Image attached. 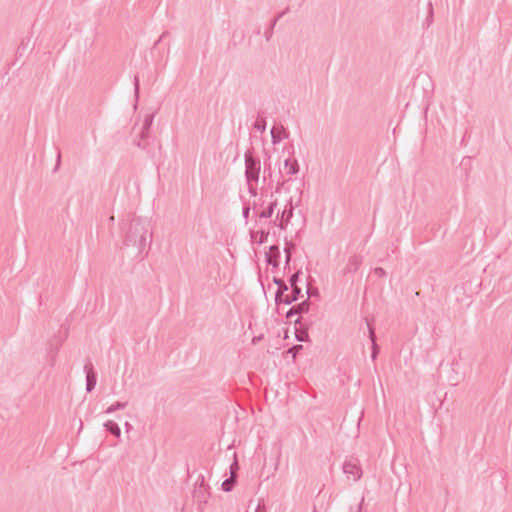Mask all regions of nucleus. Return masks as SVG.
<instances>
[{
    "label": "nucleus",
    "mask_w": 512,
    "mask_h": 512,
    "mask_svg": "<svg viewBox=\"0 0 512 512\" xmlns=\"http://www.w3.org/2000/svg\"><path fill=\"white\" fill-rule=\"evenodd\" d=\"M294 315H299L297 309L295 306L291 307L288 312L286 313V318L290 319Z\"/></svg>",
    "instance_id": "393cba45"
},
{
    "label": "nucleus",
    "mask_w": 512,
    "mask_h": 512,
    "mask_svg": "<svg viewBox=\"0 0 512 512\" xmlns=\"http://www.w3.org/2000/svg\"><path fill=\"white\" fill-rule=\"evenodd\" d=\"M250 237H251V242L253 243L254 242V231L253 230H250Z\"/></svg>",
    "instance_id": "72a5a7b5"
},
{
    "label": "nucleus",
    "mask_w": 512,
    "mask_h": 512,
    "mask_svg": "<svg viewBox=\"0 0 512 512\" xmlns=\"http://www.w3.org/2000/svg\"><path fill=\"white\" fill-rule=\"evenodd\" d=\"M363 502H364V498H362V499H361V502H360V504H359V506H358V511H357V512H362L361 510H362V504H363Z\"/></svg>",
    "instance_id": "473e14b6"
},
{
    "label": "nucleus",
    "mask_w": 512,
    "mask_h": 512,
    "mask_svg": "<svg viewBox=\"0 0 512 512\" xmlns=\"http://www.w3.org/2000/svg\"><path fill=\"white\" fill-rule=\"evenodd\" d=\"M260 233V238L258 239V244H261L263 242L264 237L268 236V232L265 233L263 230L258 231V234Z\"/></svg>",
    "instance_id": "cd10ccee"
},
{
    "label": "nucleus",
    "mask_w": 512,
    "mask_h": 512,
    "mask_svg": "<svg viewBox=\"0 0 512 512\" xmlns=\"http://www.w3.org/2000/svg\"><path fill=\"white\" fill-rule=\"evenodd\" d=\"M363 262V258L361 255L354 254L349 257L348 262L345 267L346 273H354L358 270Z\"/></svg>",
    "instance_id": "0eeeda50"
},
{
    "label": "nucleus",
    "mask_w": 512,
    "mask_h": 512,
    "mask_svg": "<svg viewBox=\"0 0 512 512\" xmlns=\"http://www.w3.org/2000/svg\"><path fill=\"white\" fill-rule=\"evenodd\" d=\"M122 229L125 233L124 245L135 248V255L142 256L151 244V235H148L146 221L133 217L123 224Z\"/></svg>",
    "instance_id": "f257e3e1"
},
{
    "label": "nucleus",
    "mask_w": 512,
    "mask_h": 512,
    "mask_svg": "<svg viewBox=\"0 0 512 512\" xmlns=\"http://www.w3.org/2000/svg\"><path fill=\"white\" fill-rule=\"evenodd\" d=\"M134 87H135V93L138 94L139 91V79L137 76L134 78Z\"/></svg>",
    "instance_id": "7c9ffc66"
},
{
    "label": "nucleus",
    "mask_w": 512,
    "mask_h": 512,
    "mask_svg": "<svg viewBox=\"0 0 512 512\" xmlns=\"http://www.w3.org/2000/svg\"><path fill=\"white\" fill-rule=\"evenodd\" d=\"M284 14H285V11H283V12L279 13V14L275 17V19L271 22V24H270L269 28H268L267 30H265V32H264V36H265V38H266V40H267V41H269V40L271 39L272 35H273V28H274V26H275L276 22H277V21H278V20H279V19H280Z\"/></svg>",
    "instance_id": "f3484780"
},
{
    "label": "nucleus",
    "mask_w": 512,
    "mask_h": 512,
    "mask_svg": "<svg viewBox=\"0 0 512 512\" xmlns=\"http://www.w3.org/2000/svg\"><path fill=\"white\" fill-rule=\"evenodd\" d=\"M374 274L379 276V277H383V276L386 275V272H385V270L383 268L377 267V268L374 269Z\"/></svg>",
    "instance_id": "bb28decb"
},
{
    "label": "nucleus",
    "mask_w": 512,
    "mask_h": 512,
    "mask_svg": "<svg viewBox=\"0 0 512 512\" xmlns=\"http://www.w3.org/2000/svg\"><path fill=\"white\" fill-rule=\"evenodd\" d=\"M429 8H430V9H429V14H430V17H432V15H433V10H432V5H431V3H429Z\"/></svg>",
    "instance_id": "f704fd0d"
},
{
    "label": "nucleus",
    "mask_w": 512,
    "mask_h": 512,
    "mask_svg": "<svg viewBox=\"0 0 512 512\" xmlns=\"http://www.w3.org/2000/svg\"><path fill=\"white\" fill-rule=\"evenodd\" d=\"M245 176L247 180L248 190L252 196L256 195V189L253 186V181H256V161L251 151L245 153Z\"/></svg>",
    "instance_id": "f03ea898"
},
{
    "label": "nucleus",
    "mask_w": 512,
    "mask_h": 512,
    "mask_svg": "<svg viewBox=\"0 0 512 512\" xmlns=\"http://www.w3.org/2000/svg\"><path fill=\"white\" fill-rule=\"evenodd\" d=\"M252 128H256V122L252 124Z\"/></svg>",
    "instance_id": "a19ab883"
},
{
    "label": "nucleus",
    "mask_w": 512,
    "mask_h": 512,
    "mask_svg": "<svg viewBox=\"0 0 512 512\" xmlns=\"http://www.w3.org/2000/svg\"><path fill=\"white\" fill-rule=\"evenodd\" d=\"M285 254H286L285 255L286 256V264H288L290 261V258H291V251L288 247L285 248Z\"/></svg>",
    "instance_id": "c85d7f7f"
},
{
    "label": "nucleus",
    "mask_w": 512,
    "mask_h": 512,
    "mask_svg": "<svg viewBox=\"0 0 512 512\" xmlns=\"http://www.w3.org/2000/svg\"><path fill=\"white\" fill-rule=\"evenodd\" d=\"M299 275H300V271L295 272L294 274H292V275L290 276V279H289L290 287H292V286H297V282H298V279H299Z\"/></svg>",
    "instance_id": "5701e85b"
},
{
    "label": "nucleus",
    "mask_w": 512,
    "mask_h": 512,
    "mask_svg": "<svg viewBox=\"0 0 512 512\" xmlns=\"http://www.w3.org/2000/svg\"><path fill=\"white\" fill-rule=\"evenodd\" d=\"M252 209L256 210V203L255 202H253V204H252Z\"/></svg>",
    "instance_id": "4c0bfd02"
},
{
    "label": "nucleus",
    "mask_w": 512,
    "mask_h": 512,
    "mask_svg": "<svg viewBox=\"0 0 512 512\" xmlns=\"http://www.w3.org/2000/svg\"><path fill=\"white\" fill-rule=\"evenodd\" d=\"M235 482H236V477L235 476H230L229 478L225 479L223 481L222 485H221L222 490L225 491V492L232 491Z\"/></svg>",
    "instance_id": "6ab92c4d"
},
{
    "label": "nucleus",
    "mask_w": 512,
    "mask_h": 512,
    "mask_svg": "<svg viewBox=\"0 0 512 512\" xmlns=\"http://www.w3.org/2000/svg\"><path fill=\"white\" fill-rule=\"evenodd\" d=\"M261 338H262V336L257 337L258 342L261 340Z\"/></svg>",
    "instance_id": "37998d69"
},
{
    "label": "nucleus",
    "mask_w": 512,
    "mask_h": 512,
    "mask_svg": "<svg viewBox=\"0 0 512 512\" xmlns=\"http://www.w3.org/2000/svg\"><path fill=\"white\" fill-rule=\"evenodd\" d=\"M301 295V288L298 286L291 287V293L282 297V303L285 305H290L294 301L298 300Z\"/></svg>",
    "instance_id": "9d476101"
},
{
    "label": "nucleus",
    "mask_w": 512,
    "mask_h": 512,
    "mask_svg": "<svg viewBox=\"0 0 512 512\" xmlns=\"http://www.w3.org/2000/svg\"><path fill=\"white\" fill-rule=\"evenodd\" d=\"M252 343H255L256 342V336L252 337Z\"/></svg>",
    "instance_id": "58836bf2"
},
{
    "label": "nucleus",
    "mask_w": 512,
    "mask_h": 512,
    "mask_svg": "<svg viewBox=\"0 0 512 512\" xmlns=\"http://www.w3.org/2000/svg\"><path fill=\"white\" fill-rule=\"evenodd\" d=\"M152 122H153V115H150L145 119L143 128H142V132H141L142 138L145 137V133L149 130L150 126L152 125Z\"/></svg>",
    "instance_id": "412c9836"
},
{
    "label": "nucleus",
    "mask_w": 512,
    "mask_h": 512,
    "mask_svg": "<svg viewBox=\"0 0 512 512\" xmlns=\"http://www.w3.org/2000/svg\"><path fill=\"white\" fill-rule=\"evenodd\" d=\"M104 427L115 437L119 438L121 436V429L116 422L109 420L104 423Z\"/></svg>",
    "instance_id": "2eb2a0df"
},
{
    "label": "nucleus",
    "mask_w": 512,
    "mask_h": 512,
    "mask_svg": "<svg viewBox=\"0 0 512 512\" xmlns=\"http://www.w3.org/2000/svg\"><path fill=\"white\" fill-rule=\"evenodd\" d=\"M367 327H368V332H369V338L372 342L371 359L376 360L377 355H378V346H377L376 340H375L374 329L371 327L370 324H367Z\"/></svg>",
    "instance_id": "4468645a"
},
{
    "label": "nucleus",
    "mask_w": 512,
    "mask_h": 512,
    "mask_svg": "<svg viewBox=\"0 0 512 512\" xmlns=\"http://www.w3.org/2000/svg\"><path fill=\"white\" fill-rule=\"evenodd\" d=\"M294 348H295V349H298V348H302V346H301V345H297V346H295Z\"/></svg>",
    "instance_id": "ea45409f"
},
{
    "label": "nucleus",
    "mask_w": 512,
    "mask_h": 512,
    "mask_svg": "<svg viewBox=\"0 0 512 512\" xmlns=\"http://www.w3.org/2000/svg\"><path fill=\"white\" fill-rule=\"evenodd\" d=\"M266 262L273 267L278 266V258L280 257V251L277 246H270L269 250L265 252Z\"/></svg>",
    "instance_id": "6e6552de"
},
{
    "label": "nucleus",
    "mask_w": 512,
    "mask_h": 512,
    "mask_svg": "<svg viewBox=\"0 0 512 512\" xmlns=\"http://www.w3.org/2000/svg\"><path fill=\"white\" fill-rule=\"evenodd\" d=\"M84 371L86 373V390L87 392H91L95 389L97 378L93 372V366L90 362L85 364Z\"/></svg>",
    "instance_id": "423d86ee"
},
{
    "label": "nucleus",
    "mask_w": 512,
    "mask_h": 512,
    "mask_svg": "<svg viewBox=\"0 0 512 512\" xmlns=\"http://www.w3.org/2000/svg\"><path fill=\"white\" fill-rule=\"evenodd\" d=\"M238 469H239V465H238V462H237V459H236V454H234V461L230 465V476H235L236 477V473H237Z\"/></svg>",
    "instance_id": "4be33fe9"
},
{
    "label": "nucleus",
    "mask_w": 512,
    "mask_h": 512,
    "mask_svg": "<svg viewBox=\"0 0 512 512\" xmlns=\"http://www.w3.org/2000/svg\"><path fill=\"white\" fill-rule=\"evenodd\" d=\"M257 509H258V512H261V503H260V501H258Z\"/></svg>",
    "instance_id": "e433bc0d"
},
{
    "label": "nucleus",
    "mask_w": 512,
    "mask_h": 512,
    "mask_svg": "<svg viewBox=\"0 0 512 512\" xmlns=\"http://www.w3.org/2000/svg\"><path fill=\"white\" fill-rule=\"evenodd\" d=\"M285 167L288 168L287 174L294 175L299 171V165L297 160L291 161L290 159L285 160Z\"/></svg>",
    "instance_id": "dca6fc26"
},
{
    "label": "nucleus",
    "mask_w": 512,
    "mask_h": 512,
    "mask_svg": "<svg viewBox=\"0 0 512 512\" xmlns=\"http://www.w3.org/2000/svg\"><path fill=\"white\" fill-rule=\"evenodd\" d=\"M266 204V207L261 211H258L259 219H268L272 216L274 208L276 206V200L273 199V193L270 194V199L268 201L262 200V206Z\"/></svg>",
    "instance_id": "39448f33"
},
{
    "label": "nucleus",
    "mask_w": 512,
    "mask_h": 512,
    "mask_svg": "<svg viewBox=\"0 0 512 512\" xmlns=\"http://www.w3.org/2000/svg\"><path fill=\"white\" fill-rule=\"evenodd\" d=\"M303 320H304V319H303L302 317H299V318H297V319L295 320V325H296V326H297V325H299V327H300L301 329H303L302 331H299V330H298V328H296V332H297V333H296V339H297L298 341H300V342H304V341H306V340H307V338H308V334H307V332H306V330H307V325H306V323H303Z\"/></svg>",
    "instance_id": "1a4fd4ad"
},
{
    "label": "nucleus",
    "mask_w": 512,
    "mask_h": 512,
    "mask_svg": "<svg viewBox=\"0 0 512 512\" xmlns=\"http://www.w3.org/2000/svg\"><path fill=\"white\" fill-rule=\"evenodd\" d=\"M293 216V206L292 203L289 204V208H285L281 214V217L279 219V223L277 224L280 229L285 228V226L288 224L289 220Z\"/></svg>",
    "instance_id": "9b49d317"
},
{
    "label": "nucleus",
    "mask_w": 512,
    "mask_h": 512,
    "mask_svg": "<svg viewBox=\"0 0 512 512\" xmlns=\"http://www.w3.org/2000/svg\"><path fill=\"white\" fill-rule=\"evenodd\" d=\"M308 293V297H310V293H309V290L307 291ZM299 315H302L304 313H307L309 311V307H310V301H309V298H307L306 300L302 301L301 303H299L298 305H295Z\"/></svg>",
    "instance_id": "a211bd4d"
},
{
    "label": "nucleus",
    "mask_w": 512,
    "mask_h": 512,
    "mask_svg": "<svg viewBox=\"0 0 512 512\" xmlns=\"http://www.w3.org/2000/svg\"><path fill=\"white\" fill-rule=\"evenodd\" d=\"M265 128H266V122H265V120H264V119H261V120H260V119L258 118V131H259V132H263V131H265Z\"/></svg>",
    "instance_id": "a878e982"
},
{
    "label": "nucleus",
    "mask_w": 512,
    "mask_h": 512,
    "mask_svg": "<svg viewBox=\"0 0 512 512\" xmlns=\"http://www.w3.org/2000/svg\"><path fill=\"white\" fill-rule=\"evenodd\" d=\"M343 473L347 477H352L353 481H358L362 477V469L357 460H346L342 466Z\"/></svg>",
    "instance_id": "20e7f679"
},
{
    "label": "nucleus",
    "mask_w": 512,
    "mask_h": 512,
    "mask_svg": "<svg viewBox=\"0 0 512 512\" xmlns=\"http://www.w3.org/2000/svg\"><path fill=\"white\" fill-rule=\"evenodd\" d=\"M210 487L205 483L203 475H199L195 482V488L193 491V498L196 503L200 506L206 505L210 497Z\"/></svg>",
    "instance_id": "7ed1b4c3"
},
{
    "label": "nucleus",
    "mask_w": 512,
    "mask_h": 512,
    "mask_svg": "<svg viewBox=\"0 0 512 512\" xmlns=\"http://www.w3.org/2000/svg\"><path fill=\"white\" fill-rule=\"evenodd\" d=\"M260 170H261V167H260V160L258 159V168H257L258 175L260 174Z\"/></svg>",
    "instance_id": "c9c22d12"
},
{
    "label": "nucleus",
    "mask_w": 512,
    "mask_h": 512,
    "mask_svg": "<svg viewBox=\"0 0 512 512\" xmlns=\"http://www.w3.org/2000/svg\"><path fill=\"white\" fill-rule=\"evenodd\" d=\"M109 221H114V217H113V216H111V217L109 218Z\"/></svg>",
    "instance_id": "79ce46f5"
},
{
    "label": "nucleus",
    "mask_w": 512,
    "mask_h": 512,
    "mask_svg": "<svg viewBox=\"0 0 512 512\" xmlns=\"http://www.w3.org/2000/svg\"><path fill=\"white\" fill-rule=\"evenodd\" d=\"M125 428L127 431H129L130 429H132V425L129 422H125Z\"/></svg>",
    "instance_id": "2f4dec72"
},
{
    "label": "nucleus",
    "mask_w": 512,
    "mask_h": 512,
    "mask_svg": "<svg viewBox=\"0 0 512 512\" xmlns=\"http://www.w3.org/2000/svg\"><path fill=\"white\" fill-rule=\"evenodd\" d=\"M286 137V132L282 126H273L271 129V138L273 144L281 142Z\"/></svg>",
    "instance_id": "ddd939ff"
},
{
    "label": "nucleus",
    "mask_w": 512,
    "mask_h": 512,
    "mask_svg": "<svg viewBox=\"0 0 512 512\" xmlns=\"http://www.w3.org/2000/svg\"><path fill=\"white\" fill-rule=\"evenodd\" d=\"M127 402H120V401H117L115 402L114 404H112L111 406H109L106 410H105V413L106 414H112L114 413L116 410H120V409H124L126 406H127Z\"/></svg>",
    "instance_id": "aec40b11"
},
{
    "label": "nucleus",
    "mask_w": 512,
    "mask_h": 512,
    "mask_svg": "<svg viewBox=\"0 0 512 512\" xmlns=\"http://www.w3.org/2000/svg\"><path fill=\"white\" fill-rule=\"evenodd\" d=\"M274 281L278 286L277 291L275 293V300L276 303L279 304L282 303V297H285L284 292L288 290V286L284 281L280 279L274 278Z\"/></svg>",
    "instance_id": "f8f14e48"
},
{
    "label": "nucleus",
    "mask_w": 512,
    "mask_h": 512,
    "mask_svg": "<svg viewBox=\"0 0 512 512\" xmlns=\"http://www.w3.org/2000/svg\"><path fill=\"white\" fill-rule=\"evenodd\" d=\"M60 161H61V154L60 152L58 151V154H57V161H56V165L54 167V171H57L59 166H60Z\"/></svg>",
    "instance_id": "c756f323"
},
{
    "label": "nucleus",
    "mask_w": 512,
    "mask_h": 512,
    "mask_svg": "<svg viewBox=\"0 0 512 512\" xmlns=\"http://www.w3.org/2000/svg\"><path fill=\"white\" fill-rule=\"evenodd\" d=\"M250 210H251L250 205H244L243 210H242V216L245 220L248 219Z\"/></svg>",
    "instance_id": "b1692460"
}]
</instances>
